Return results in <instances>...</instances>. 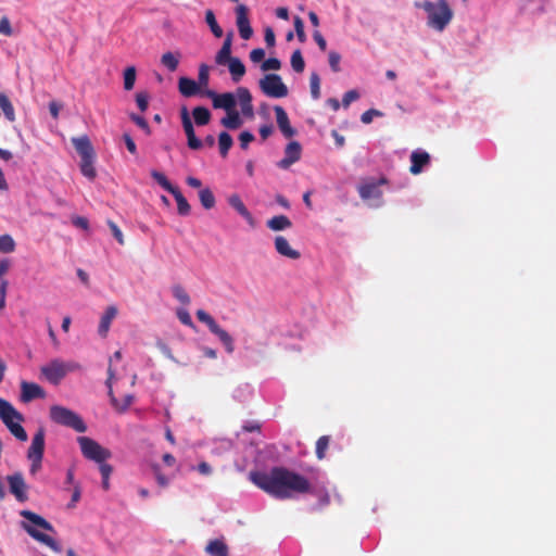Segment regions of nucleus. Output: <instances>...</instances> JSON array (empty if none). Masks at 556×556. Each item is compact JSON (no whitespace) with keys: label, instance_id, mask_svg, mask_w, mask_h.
<instances>
[{"label":"nucleus","instance_id":"obj_1","mask_svg":"<svg viewBox=\"0 0 556 556\" xmlns=\"http://www.w3.org/2000/svg\"><path fill=\"white\" fill-rule=\"evenodd\" d=\"M250 480L279 500L291 498L295 493H309L312 490V484L304 476L285 467H273L268 472L251 471Z\"/></svg>","mask_w":556,"mask_h":556},{"label":"nucleus","instance_id":"obj_2","mask_svg":"<svg viewBox=\"0 0 556 556\" xmlns=\"http://www.w3.org/2000/svg\"><path fill=\"white\" fill-rule=\"evenodd\" d=\"M416 7L422 8L428 14V26L442 31L452 21L453 11L448 5L447 0H438L437 2L424 1L416 3Z\"/></svg>","mask_w":556,"mask_h":556},{"label":"nucleus","instance_id":"obj_3","mask_svg":"<svg viewBox=\"0 0 556 556\" xmlns=\"http://www.w3.org/2000/svg\"><path fill=\"white\" fill-rule=\"evenodd\" d=\"M72 143L80 156V172L90 180L97 176V170L93 166L96 152L88 136L72 138Z\"/></svg>","mask_w":556,"mask_h":556},{"label":"nucleus","instance_id":"obj_4","mask_svg":"<svg viewBox=\"0 0 556 556\" xmlns=\"http://www.w3.org/2000/svg\"><path fill=\"white\" fill-rule=\"evenodd\" d=\"M0 418L8 427L10 432L20 441L27 440V433L21 422L24 420L23 415L17 412L14 406L4 399L0 397Z\"/></svg>","mask_w":556,"mask_h":556},{"label":"nucleus","instance_id":"obj_5","mask_svg":"<svg viewBox=\"0 0 556 556\" xmlns=\"http://www.w3.org/2000/svg\"><path fill=\"white\" fill-rule=\"evenodd\" d=\"M50 419L58 425L68 427L79 433L87 431V426L83 418L74 410L61 406L52 405L49 409Z\"/></svg>","mask_w":556,"mask_h":556},{"label":"nucleus","instance_id":"obj_6","mask_svg":"<svg viewBox=\"0 0 556 556\" xmlns=\"http://www.w3.org/2000/svg\"><path fill=\"white\" fill-rule=\"evenodd\" d=\"M80 369V364L76 362L52 359L50 363L40 368V372L50 383L56 386L68 372L77 371Z\"/></svg>","mask_w":556,"mask_h":556},{"label":"nucleus","instance_id":"obj_7","mask_svg":"<svg viewBox=\"0 0 556 556\" xmlns=\"http://www.w3.org/2000/svg\"><path fill=\"white\" fill-rule=\"evenodd\" d=\"M77 442L85 458L96 463H103L111 458L110 450L100 445L97 441L88 437H78Z\"/></svg>","mask_w":556,"mask_h":556},{"label":"nucleus","instance_id":"obj_8","mask_svg":"<svg viewBox=\"0 0 556 556\" xmlns=\"http://www.w3.org/2000/svg\"><path fill=\"white\" fill-rule=\"evenodd\" d=\"M195 315L197 318L201 323H204L208 327L210 331L220 340L229 354L235 351L231 336L225 329H223L207 312L204 309H198Z\"/></svg>","mask_w":556,"mask_h":556},{"label":"nucleus","instance_id":"obj_9","mask_svg":"<svg viewBox=\"0 0 556 556\" xmlns=\"http://www.w3.org/2000/svg\"><path fill=\"white\" fill-rule=\"evenodd\" d=\"M258 84L262 92L267 97L285 98L288 96V87L278 74H266Z\"/></svg>","mask_w":556,"mask_h":556},{"label":"nucleus","instance_id":"obj_10","mask_svg":"<svg viewBox=\"0 0 556 556\" xmlns=\"http://www.w3.org/2000/svg\"><path fill=\"white\" fill-rule=\"evenodd\" d=\"M180 117L184 130L187 136L188 147L192 150L202 148L203 142L195 136L192 121L186 106L180 110Z\"/></svg>","mask_w":556,"mask_h":556},{"label":"nucleus","instance_id":"obj_11","mask_svg":"<svg viewBox=\"0 0 556 556\" xmlns=\"http://www.w3.org/2000/svg\"><path fill=\"white\" fill-rule=\"evenodd\" d=\"M10 492L15 496L18 502H26L28 500L27 496V485L25 483L24 477L21 472H15L7 477Z\"/></svg>","mask_w":556,"mask_h":556},{"label":"nucleus","instance_id":"obj_12","mask_svg":"<svg viewBox=\"0 0 556 556\" xmlns=\"http://www.w3.org/2000/svg\"><path fill=\"white\" fill-rule=\"evenodd\" d=\"M205 94L212 99L214 109H223L226 112L236 109V99L231 92L216 93L213 90H206Z\"/></svg>","mask_w":556,"mask_h":556},{"label":"nucleus","instance_id":"obj_13","mask_svg":"<svg viewBox=\"0 0 556 556\" xmlns=\"http://www.w3.org/2000/svg\"><path fill=\"white\" fill-rule=\"evenodd\" d=\"M302 147L298 141H290L285 149V156L277 165L279 168L288 169L292 164L301 159Z\"/></svg>","mask_w":556,"mask_h":556},{"label":"nucleus","instance_id":"obj_14","mask_svg":"<svg viewBox=\"0 0 556 556\" xmlns=\"http://www.w3.org/2000/svg\"><path fill=\"white\" fill-rule=\"evenodd\" d=\"M248 12L249 10L244 4H239L236 8L238 30L241 38L244 40L250 39L253 35V29L250 25Z\"/></svg>","mask_w":556,"mask_h":556},{"label":"nucleus","instance_id":"obj_15","mask_svg":"<svg viewBox=\"0 0 556 556\" xmlns=\"http://www.w3.org/2000/svg\"><path fill=\"white\" fill-rule=\"evenodd\" d=\"M46 391L42 387L35 382H21V401L23 403H29L36 399H45Z\"/></svg>","mask_w":556,"mask_h":556},{"label":"nucleus","instance_id":"obj_16","mask_svg":"<svg viewBox=\"0 0 556 556\" xmlns=\"http://www.w3.org/2000/svg\"><path fill=\"white\" fill-rule=\"evenodd\" d=\"M388 180L382 177L377 181L364 182L358 186L357 190L359 197L363 200L379 199L382 195V191L379 189L381 185H386Z\"/></svg>","mask_w":556,"mask_h":556},{"label":"nucleus","instance_id":"obj_17","mask_svg":"<svg viewBox=\"0 0 556 556\" xmlns=\"http://www.w3.org/2000/svg\"><path fill=\"white\" fill-rule=\"evenodd\" d=\"M274 111H275V114H276V121H277V125L280 129V131L282 132V135L286 137V138H291L295 135V129L290 125V121H289V117H288V114L287 112L283 110L282 106L280 105H276L274 108Z\"/></svg>","mask_w":556,"mask_h":556},{"label":"nucleus","instance_id":"obj_18","mask_svg":"<svg viewBox=\"0 0 556 556\" xmlns=\"http://www.w3.org/2000/svg\"><path fill=\"white\" fill-rule=\"evenodd\" d=\"M22 527L23 529L35 540H37L38 542L49 546L50 548H52L53 551L55 552H60V546L59 544L55 542L54 539H52L51 536L36 530L33 526H30L29 523H26V522H22Z\"/></svg>","mask_w":556,"mask_h":556},{"label":"nucleus","instance_id":"obj_19","mask_svg":"<svg viewBox=\"0 0 556 556\" xmlns=\"http://www.w3.org/2000/svg\"><path fill=\"white\" fill-rule=\"evenodd\" d=\"M45 452V430L39 429L33 437L27 452L28 458H42Z\"/></svg>","mask_w":556,"mask_h":556},{"label":"nucleus","instance_id":"obj_20","mask_svg":"<svg viewBox=\"0 0 556 556\" xmlns=\"http://www.w3.org/2000/svg\"><path fill=\"white\" fill-rule=\"evenodd\" d=\"M410 163L409 172L413 175H418L422 172V168L430 163V155L426 151H413L410 154Z\"/></svg>","mask_w":556,"mask_h":556},{"label":"nucleus","instance_id":"obj_21","mask_svg":"<svg viewBox=\"0 0 556 556\" xmlns=\"http://www.w3.org/2000/svg\"><path fill=\"white\" fill-rule=\"evenodd\" d=\"M275 249L278 254L290 260H298L301 256V253L298 250L292 249L283 236H277L275 238Z\"/></svg>","mask_w":556,"mask_h":556},{"label":"nucleus","instance_id":"obj_22","mask_svg":"<svg viewBox=\"0 0 556 556\" xmlns=\"http://www.w3.org/2000/svg\"><path fill=\"white\" fill-rule=\"evenodd\" d=\"M238 100L241 106V112L247 117H253L254 110L252 105V96L248 88L240 87L237 89Z\"/></svg>","mask_w":556,"mask_h":556},{"label":"nucleus","instance_id":"obj_23","mask_svg":"<svg viewBox=\"0 0 556 556\" xmlns=\"http://www.w3.org/2000/svg\"><path fill=\"white\" fill-rule=\"evenodd\" d=\"M232 36L233 34L231 31L227 34L223 42V46L215 58L217 64L224 65L226 63H229V60L233 59L231 56Z\"/></svg>","mask_w":556,"mask_h":556},{"label":"nucleus","instance_id":"obj_24","mask_svg":"<svg viewBox=\"0 0 556 556\" xmlns=\"http://www.w3.org/2000/svg\"><path fill=\"white\" fill-rule=\"evenodd\" d=\"M199 84L188 77H180L178 80L179 92L187 98L195 96L200 91Z\"/></svg>","mask_w":556,"mask_h":556},{"label":"nucleus","instance_id":"obj_25","mask_svg":"<svg viewBox=\"0 0 556 556\" xmlns=\"http://www.w3.org/2000/svg\"><path fill=\"white\" fill-rule=\"evenodd\" d=\"M116 315H117V308L115 306L106 307L104 314L102 315V317L100 319L99 329H98L99 334L101 337H103V338L106 337L110 326H111V323L116 317Z\"/></svg>","mask_w":556,"mask_h":556},{"label":"nucleus","instance_id":"obj_26","mask_svg":"<svg viewBox=\"0 0 556 556\" xmlns=\"http://www.w3.org/2000/svg\"><path fill=\"white\" fill-rule=\"evenodd\" d=\"M21 516L28 520L34 526H37L43 530L53 532L54 529L50 522H48L45 518L39 516L38 514L30 510H22Z\"/></svg>","mask_w":556,"mask_h":556},{"label":"nucleus","instance_id":"obj_27","mask_svg":"<svg viewBox=\"0 0 556 556\" xmlns=\"http://www.w3.org/2000/svg\"><path fill=\"white\" fill-rule=\"evenodd\" d=\"M227 115L220 119V124L227 129H238L242 126L243 121L239 114V112L233 109L229 112H226Z\"/></svg>","mask_w":556,"mask_h":556},{"label":"nucleus","instance_id":"obj_28","mask_svg":"<svg viewBox=\"0 0 556 556\" xmlns=\"http://www.w3.org/2000/svg\"><path fill=\"white\" fill-rule=\"evenodd\" d=\"M266 226L273 231H281L289 229L292 223L286 215H276L266 222Z\"/></svg>","mask_w":556,"mask_h":556},{"label":"nucleus","instance_id":"obj_29","mask_svg":"<svg viewBox=\"0 0 556 556\" xmlns=\"http://www.w3.org/2000/svg\"><path fill=\"white\" fill-rule=\"evenodd\" d=\"M228 203L233 207L245 220L249 223L253 222L252 214L249 212L242 200L238 194H231L228 199Z\"/></svg>","mask_w":556,"mask_h":556},{"label":"nucleus","instance_id":"obj_30","mask_svg":"<svg viewBox=\"0 0 556 556\" xmlns=\"http://www.w3.org/2000/svg\"><path fill=\"white\" fill-rule=\"evenodd\" d=\"M181 58L180 52H165L161 56V63L165 66L169 72H175L178 68L179 60Z\"/></svg>","mask_w":556,"mask_h":556},{"label":"nucleus","instance_id":"obj_31","mask_svg":"<svg viewBox=\"0 0 556 556\" xmlns=\"http://www.w3.org/2000/svg\"><path fill=\"white\" fill-rule=\"evenodd\" d=\"M205 552L211 556H228V547L222 540L210 541Z\"/></svg>","mask_w":556,"mask_h":556},{"label":"nucleus","instance_id":"obj_32","mask_svg":"<svg viewBox=\"0 0 556 556\" xmlns=\"http://www.w3.org/2000/svg\"><path fill=\"white\" fill-rule=\"evenodd\" d=\"M228 67L235 83L240 81L245 74V66L238 58L229 60Z\"/></svg>","mask_w":556,"mask_h":556},{"label":"nucleus","instance_id":"obj_33","mask_svg":"<svg viewBox=\"0 0 556 556\" xmlns=\"http://www.w3.org/2000/svg\"><path fill=\"white\" fill-rule=\"evenodd\" d=\"M109 396L111 405L118 413L126 412L134 402V395L131 394H126L121 401L115 397L113 392L112 395Z\"/></svg>","mask_w":556,"mask_h":556},{"label":"nucleus","instance_id":"obj_34","mask_svg":"<svg viewBox=\"0 0 556 556\" xmlns=\"http://www.w3.org/2000/svg\"><path fill=\"white\" fill-rule=\"evenodd\" d=\"M192 116H193L194 123L198 126L207 125L212 117L210 110L206 109L205 106H195L192 110Z\"/></svg>","mask_w":556,"mask_h":556},{"label":"nucleus","instance_id":"obj_35","mask_svg":"<svg viewBox=\"0 0 556 556\" xmlns=\"http://www.w3.org/2000/svg\"><path fill=\"white\" fill-rule=\"evenodd\" d=\"M172 194H173V197L175 198V200L177 202L178 214L181 215V216L189 215L190 211H191V206L188 203L187 199L181 193V191L179 190V188L174 193H172Z\"/></svg>","mask_w":556,"mask_h":556},{"label":"nucleus","instance_id":"obj_36","mask_svg":"<svg viewBox=\"0 0 556 556\" xmlns=\"http://www.w3.org/2000/svg\"><path fill=\"white\" fill-rule=\"evenodd\" d=\"M233 144L232 137L227 131H222L218 136L219 153L223 157L228 155L229 150Z\"/></svg>","mask_w":556,"mask_h":556},{"label":"nucleus","instance_id":"obj_37","mask_svg":"<svg viewBox=\"0 0 556 556\" xmlns=\"http://www.w3.org/2000/svg\"><path fill=\"white\" fill-rule=\"evenodd\" d=\"M0 108L3 111L5 118L10 122L15 121V111L9 97L5 93L0 92Z\"/></svg>","mask_w":556,"mask_h":556},{"label":"nucleus","instance_id":"obj_38","mask_svg":"<svg viewBox=\"0 0 556 556\" xmlns=\"http://www.w3.org/2000/svg\"><path fill=\"white\" fill-rule=\"evenodd\" d=\"M151 177L166 191H168L170 194L174 193L178 187L170 184V181L167 179V177L159 172V170H152Z\"/></svg>","mask_w":556,"mask_h":556},{"label":"nucleus","instance_id":"obj_39","mask_svg":"<svg viewBox=\"0 0 556 556\" xmlns=\"http://www.w3.org/2000/svg\"><path fill=\"white\" fill-rule=\"evenodd\" d=\"M199 199L205 210H211L215 206V195L210 188H203L199 191Z\"/></svg>","mask_w":556,"mask_h":556},{"label":"nucleus","instance_id":"obj_40","mask_svg":"<svg viewBox=\"0 0 556 556\" xmlns=\"http://www.w3.org/2000/svg\"><path fill=\"white\" fill-rule=\"evenodd\" d=\"M137 77V70L135 66H128L124 70L123 79H124V89L126 91H130L134 89Z\"/></svg>","mask_w":556,"mask_h":556},{"label":"nucleus","instance_id":"obj_41","mask_svg":"<svg viewBox=\"0 0 556 556\" xmlns=\"http://www.w3.org/2000/svg\"><path fill=\"white\" fill-rule=\"evenodd\" d=\"M205 22L210 26L211 31L213 33V35L215 37L220 38L223 36V29L218 25V23L216 21V17H215V14H214V12L212 10H207L205 12Z\"/></svg>","mask_w":556,"mask_h":556},{"label":"nucleus","instance_id":"obj_42","mask_svg":"<svg viewBox=\"0 0 556 556\" xmlns=\"http://www.w3.org/2000/svg\"><path fill=\"white\" fill-rule=\"evenodd\" d=\"M290 63L294 72L302 73L304 71L305 62L301 50L298 49L292 53Z\"/></svg>","mask_w":556,"mask_h":556},{"label":"nucleus","instance_id":"obj_43","mask_svg":"<svg viewBox=\"0 0 556 556\" xmlns=\"http://www.w3.org/2000/svg\"><path fill=\"white\" fill-rule=\"evenodd\" d=\"M330 437L321 435L316 442V456L318 459H324L326 456V451L329 447Z\"/></svg>","mask_w":556,"mask_h":556},{"label":"nucleus","instance_id":"obj_44","mask_svg":"<svg viewBox=\"0 0 556 556\" xmlns=\"http://www.w3.org/2000/svg\"><path fill=\"white\" fill-rule=\"evenodd\" d=\"M15 250V241L10 235L0 236V253H11Z\"/></svg>","mask_w":556,"mask_h":556},{"label":"nucleus","instance_id":"obj_45","mask_svg":"<svg viewBox=\"0 0 556 556\" xmlns=\"http://www.w3.org/2000/svg\"><path fill=\"white\" fill-rule=\"evenodd\" d=\"M173 295L180 303L188 305L190 303V296L185 290V288L180 285H175L172 288Z\"/></svg>","mask_w":556,"mask_h":556},{"label":"nucleus","instance_id":"obj_46","mask_svg":"<svg viewBox=\"0 0 556 556\" xmlns=\"http://www.w3.org/2000/svg\"><path fill=\"white\" fill-rule=\"evenodd\" d=\"M312 98L317 100L320 97V78L317 73H312L309 77Z\"/></svg>","mask_w":556,"mask_h":556},{"label":"nucleus","instance_id":"obj_47","mask_svg":"<svg viewBox=\"0 0 556 556\" xmlns=\"http://www.w3.org/2000/svg\"><path fill=\"white\" fill-rule=\"evenodd\" d=\"M293 25L296 33L298 40L303 43L306 41V35L304 31V23L300 16H294Z\"/></svg>","mask_w":556,"mask_h":556},{"label":"nucleus","instance_id":"obj_48","mask_svg":"<svg viewBox=\"0 0 556 556\" xmlns=\"http://www.w3.org/2000/svg\"><path fill=\"white\" fill-rule=\"evenodd\" d=\"M136 103L139 110L143 113L149 106V93L147 91H140L136 93Z\"/></svg>","mask_w":556,"mask_h":556},{"label":"nucleus","instance_id":"obj_49","mask_svg":"<svg viewBox=\"0 0 556 556\" xmlns=\"http://www.w3.org/2000/svg\"><path fill=\"white\" fill-rule=\"evenodd\" d=\"M208 66L206 64H201L199 67V75H198V84L200 87H206L208 85Z\"/></svg>","mask_w":556,"mask_h":556},{"label":"nucleus","instance_id":"obj_50","mask_svg":"<svg viewBox=\"0 0 556 556\" xmlns=\"http://www.w3.org/2000/svg\"><path fill=\"white\" fill-rule=\"evenodd\" d=\"M108 226L111 229L112 235L116 239V241L121 245H124L125 244V238H124V235H123L122 230L119 229V227L113 220H111V219L108 220Z\"/></svg>","mask_w":556,"mask_h":556},{"label":"nucleus","instance_id":"obj_51","mask_svg":"<svg viewBox=\"0 0 556 556\" xmlns=\"http://www.w3.org/2000/svg\"><path fill=\"white\" fill-rule=\"evenodd\" d=\"M280 67H281V62L277 58H269V59L265 60L261 65V68L264 72H267L270 70L278 71V70H280Z\"/></svg>","mask_w":556,"mask_h":556},{"label":"nucleus","instance_id":"obj_52","mask_svg":"<svg viewBox=\"0 0 556 556\" xmlns=\"http://www.w3.org/2000/svg\"><path fill=\"white\" fill-rule=\"evenodd\" d=\"M382 115H383V113L381 111L376 110V109H369L361 115V121L364 124H370L372 122L374 117H380Z\"/></svg>","mask_w":556,"mask_h":556},{"label":"nucleus","instance_id":"obj_53","mask_svg":"<svg viewBox=\"0 0 556 556\" xmlns=\"http://www.w3.org/2000/svg\"><path fill=\"white\" fill-rule=\"evenodd\" d=\"M129 117L138 127H140L147 134H150V126L144 117L137 115L135 113H131Z\"/></svg>","mask_w":556,"mask_h":556},{"label":"nucleus","instance_id":"obj_54","mask_svg":"<svg viewBox=\"0 0 556 556\" xmlns=\"http://www.w3.org/2000/svg\"><path fill=\"white\" fill-rule=\"evenodd\" d=\"M255 139L254 135L250 131H242L239 136L240 147L245 150L249 144Z\"/></svg>","mask_w":556,"mask_h":556},{"label":"nucleus","instance_id":"obj_55","mask_svg":"<svg viewBox=\"0 0 556 556\" xmlns=\"http://www.w3.org/2000/svg\"><path fill=\"white\" fill-rule=\"evenodd\" d=\"M153 471H154V476H155L157 484L160 486H162V488L167 486L168 485V479H167V477L164 473H162L159 465H154L153 466Z\"/></svg>","mask_w":556,"mask_h":556},{"label":"nucleus","instance_id":"obj_56","mask_svg":"<svg viewBox=\"0 0 556 556\" xmlns=\"http://www.w3.org/2000/svg\"><path fill=\"white\" fill-rule=\"evenodd\" d=\"M0 34L8 37L12 36L13 34L10 20L7 16H3L0 20Z\"/></svg>","mask_w":556,"mask_h":556},{"label":"nucleus","instance_id":"obj_57","mask_svg":"<svg viewBox=\"0 0 556 556\" xmlns=\"http://www.w3.org/2000/svg\"><path fill=\"white\" fill-rule=\"evenodd\" d=\"M359 98V93L356 90H349L342 98V105L348 108L353 101Z\"/></svg>","mask_w":556,"mask_h":556},{"label":"nucleus","instance_id":"obj_58","mask_svg":"<svg viewBox=\"0 0 556 556\" xmlns=\"http://www.w3.org/2000/svg\"><path fill=\"white\" fill-rule=\"evenodd\" d=\"M340 60H341V56L339 53H337L334 51H331L329 53V65H330L331 70L336 73L340 71V66H339Z\"/></svg>","mask_w":556,"mask_h":556},{"label":"nucleus","instance_id":"obj_59","mask_svg":"<svg viewBox=\"0 0 556 556\" xmlns=\"http://www.w3.org/2000/svg\"><path fill=\"white\" fill-rule=\"evenodd\" d=\"M177 317L181 324L189 326V327L193 326L191 316L186 309H178Z\"/></svg>","mask_w":556,"mask_h":556},{"label":"nucleus","instance_id":"obj_60","mask_svg":"<svg viewBox=\"0 0 556 556\" xmlns=\"http://www.w3.org/2000/svg\"><path fill=\"white\" fill-rule=\"evenodd\" d=\"M264 58H265V51L262 48L253 49L250 52V59L254 63H258V62L263 61Z\"/></svg>","mask_w":556,"mask_h":556},{"label":"nucleus","instance_id":"obj_61","mask_svg":"<svg viewBox=\"0 0 556 556\" xmlns=\"http://www.w3.org/2000/svg\"><path fill=\"white\" fill-rule=\"evenodd\" d=\"M264 40H265V43L267 45V47H274L275 46V43H276V36H275L274 30L270 27H267L265 29Z\"/></svg>","mask_w":556,"mask_h":556},{"label":"nucleus","instance_id":"obj_62","mask_svg":"<svg viewBox=\"0 0 556 556\" xmlns=\"http://www.w3.org/2000/svg\"><path fill=\"white\" fill-rule=\"evenodd\" d=\"M313 38L314 40L316 41L317 46L319 47V49L321 51H326L327 49V42H326V39L324 38V36L320 34L319 30H315L313 33Z\"/></svg>","mask_w":556,"mask_h":556},{"label":"nucleus","instance_id":"obj_63","mask_svg":"<svg viewBox=\"0 0 556 556\" xmlns=\"http://www.w3.org/2000/svg\"><path fill=\"white\" fill-rule=\"evenodd\" d=\"M123 139L125 141V144H126V148L127 150L131 153V154H136L137 153V146L135 143V141L132 140V138L130 137V135L128 134H124L123 135Z\"/></svg>","mask_w":556,"mask_h":556},{"label":"nucleus","instance_id":"obj_64","mask_svg":"<svg viewBox=\"0 0 556 556\" xmlns=\"http://www.w3.org/2000/svg\"><path fill=\"white\" fill-rule=\"evenodd\" d=\"M98 464H99V469H100L102 478H110V476L113 471L112 466L105 462L98 463Z\"/></svg>","mask_w":556,"mask_h":556}]
</instances>
